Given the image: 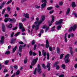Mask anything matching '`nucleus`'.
<instances>
[{
  "label": "nucleus",
  "mask_w": 77,
  "mask_h": 77,
  "mask_svg": "<svg viewBox=\"0 0 77 77\" xmlns=\"http://www.w3.org/2000/svg\"><path fill=\"white\" fill-rule=\"evenodd\" d=\"M45 20V17L42 16V21H40V22L36 21L35 22V29L36 30H38L39 29V26L41 23H42V21H43Z\"/></svg>",
  "instance_id": "f257e3e1"
},
{
  "label": "nucleus",
  "mask_w": 77,
  "mask_h": 77,
  "mask_svg": "<svg viewBox=\"0 0 77 77\" xmlns=\"http://www.w3.org/2000/svg\"><path fill=\"white\" fill-rule=\"evenodd\" d=\"M69 54H67L65 57L64 60H65V63H68V62H69V61H70L69 58Z\"/></svg>",
  "instance_id": "f03ea898"
},
{
  "label": "nucleus",
  "mask_w": 77,
  "mask_h": 77,
  "mask_svg": "<svg viewBox=\"0 0 77 77\" xmlns=\"http://www.w3.org/2000/svg\"><path fill=\"white\" fill-rule=\"evenodd\" d=\"M76 28L77 25H75L73 27H72L69 29V32H71L72 30H73V31H74L75 29H76Z\"/></svg>",
  "instance_id": "7ed1b4c3"
},
{
  "label": "nucleus",
  "mask_w": 77,
  "mask_h": 77,
  "mask_svg": "<svg viewBox=\"0 0 77 77\" xmlns=\"http://www.w3.org/2000/svg\"><path fill=\"white\" fill-rule=\"evenodd\" d=\"M9 20H10V21H12V22H15L16 21V20L15 19H11L10 18L9 19H5L4 20V21L5 22V23H7V22L8 21H9Z\"/></svg>",
  "instance_id": "20e7f679"
},
{
  "label": "nucleus",
  "mask_w": 77,
  "mask_h": 77,
  "mask_svg": "<svg viewBox=\"0 0 77 77\" xmlns=\"http://www.w3.org/2000/svg\"><path fill=\"white\" fill-rule=\"evenodd\" d=\"M37 71L39 74H41L42 72V71H41V68L40 66V65H38L37 66Z\"/></svg>",
  "instance_id": "39448f33"
},
{
  "label": "nucleus",
  "mask_w": 77,
  "mask_h": 77,
  "mask_svg": "<svg viewBox=\"0 0 77 77\" xmlns=\"http://www.w3.org/2000/svg\"><path fill=\"white\" fill-rule=\"evenodd\" d=\"M63 23V20L62 19H60L58 21L56 22L55 24L56 25H61L62 24V23Z\"/></svg>",
  "instance_id": "423d86ee"
},
{
  "label": "nucleus",
  "mask_w": 77,
  "mask_h": 77,
  "mask_svg": "<svg viewBox=\"0 0 77 77\" xmlns=\"http://www.w3.org/2000/svg\"><path fill=\"white\" fill-rule=\"evenodd\" d=\"M19 27L20 29H22V32H23L25 31L24 28L23 26V24L21 23L19 24Z\"/></svg>",
  "instance_id": "0eeeda50"
},
{
  "label": "nucleus",
  "mask_w": 77,
  "mask_h": 77,
  "mask_svg": "<svg viewBox=\"0 0 77 77\" xmlns=\"http://www.w3.org/2000/svg\"><path fill=\"white\" fill-rule=\"evenodd\" d=\"M38 58L37 57L35 59H34L33 60L32 62V65H34L36 64V62H37V60H38Z\"/></svg>",
  "instance_id": "6e6552de"
},
{
  "label": "nucleus",
  "mask_w": 77,
  "mask_h": 77,
  "mask_svg": "<svg viewBox=\"0 0 77 77\" xmlns=\"http://www.w3.org/2000/svg\"><path fill=\"white\" fill-rule=\"evenodd\" d=\"M4 39H5V37L4 36H2L1 37V41H0V42L1 44H3V42L4 41Z\"/></svg>",
  "instance_id": "1a4fd4ad"
},
{
  "label": "nucleus",
  "mask_w": 77,
  "mask_h": 77,
  "mask_svg": "<svg viewBox=\"0 0 77 77\" xmlns=\"http://www.w3.org/2000/svg\"><path fill=\"white\" fill-rule=\"evenodd\" d=\"M47 67L48 68V71H50V63H48L47 64Z\"/></svg>",
  "instance_id": "9d476101"
},
{
  "label": "nucleus",
  "mask_w": 77,
  "mask_h": 77,
  "mask_svg": "<svg viewBox=\"0 0 77 77\" xmlns=\"http://www.w3.org/2000/svg\"><path fill=\"white\" fill-rule=\"evenodd\" d=\"M23 47V45H20L19 49V51H20V53H21L22 51V48Z\"/></svg>",
  "instance_id": "9b49d317"
},
{
  "label": "nucleus",
  "mask_w": 77,
  "mask_h": 77,
  "mask_svg": "<svg viewBox=\"0 0 77 77\" xmlns=\"http://www.w3.org/2000/svg\"><path fill=\"white\" fill-rule=\"evenodd\" d=\"M46 47L47 48H48L49 47V43L48 41V40H46Z\"/></svg>",
  "instance_id": "f8f14e48"
},
{
  "label": "nucleus",
  "mask_w": 77,
  "mask_h": 77,
  "mask_svg": "<svg viewBox=\"0 0 77 77\" xmlns=\"http://www.w3.org/2000/svg\"><path fill=\"white\" fill-rule=\"evenodd\" d=\"M69 12H70V8H68L67 10V11L66 12V14L68 15L69 14Z\"/></svg>",
  "instance_id": "ddd939ff"
},
{
  "label": "nucleus",
  "mask_w": 77,
  "mask_h": 77,
  "mask_svg": "<svg viewBox=\"0 0 77 77\" xmlns=\"http://www.w3.org/2000/svg\"><path fill=\"white\" fill-rule=\"evenodd\" d=\"M46 6V3H43L42 5V9H43Z\"/></svg>",
  "instance_id": "4468645a"
},
{
  "label": "nucleus",
  "mask_w": 77,
  "mask_h": 77,
  "mask_svg": "<svg viewBox=\"0 0 77 77\" xmlns=\"http://www.w3.org/2000/svg\"><path fill=\"white\" fill-rule=\"evenodd\" d=\"M17 46H16L13 49V51H12L13 53H14V52H15V51H16V50H17Z\"/></svg>",
  "instance_id": "2eb2a0df"
},
{
  "label": "nucleus",
  "mask_w": 77,
  "mask_h": 77,
  "mask_svg": "<svg viewBox=\"0 0 77 77\" xmlns=\"http://www.w3.org/2000/svg\"><path fill=\"white\" fill-rule=\"evenodd\" d=\"M24 15L25 18H29V14H24Z\"/></svg>",
  "instance_id": "dca6fc26"
},
{
  "label": "nucleus",
  "mask_w": 77,
  "mask_h": 77,
  "mask_svg": "<svg viewBox=\"0 0 77 77\" xmlns=\"http://www.w3.org/2000/svg\"><path fill=\"white\" fill-rule=\"evenodd\" d=\"M54 21V17L53 16H52V20H51V23H53Z\"/></svg>",
  "instance_id": "f3484780"
},
{
  "label": "nucleus",
  "mask_w": 77,
  "mask_h": 77,
  "mask_svg": "<svg viewBox=\"0 0 77 77\" xmlns=\"http://www.w3.org/2000/svg\"><path fill=\"white\" fill-rule=\"evenodd\" d=\"M72 8H74L75 6V2H72Z\"/></svg>",
  "instance_id": "a211bd4d"
},
{
  "label": "nucleus",
  "mask_w": 77,
  "mask_h": 77,
  "mask_svg": "<svg viewBox=\"0 0 77 77\" xmlns=\"http://www.w3.org/2000/svg\"><path fill=\"white\" fill-rule=\"evenodd\" d=\"M20 70H17L16 73V75H18L20 74Z\"/></svg>",
  "instance_id": "6ab92c4d"
},
{
  "label": "nucleus",
  "mask_w": 77,
  "mask_h": 77,
  "mask_svg": "<svg viewBox=\"0 0 77 77\" xmlns=\"http://www.w3.org/2000/svg\"><path fill=\"white\" fill-rule=\"evenodd\" d=\"M66 35H67V33H66L65 36L64 37V39L65 42H66L67 41H68V40H67V38H66Z\"/></svg>",
  "instance_id": "aec40b11"
},
{
  "label": "nucleus",
  "mask_w": 77,
  "mask_h": 77,
  "mask_svg": "<svg viewBox=\"0 0 77 77\" xmlns=\"http://www.w3.org/2000/svg\"><path fill=\"white\" fill-rule=\"evenodd\" d=\"M61 27H62V26L59 25L57 26V29L58 30H60L61 29Z\"/></svg>",
  "instance_id": "412c9836"
},
{
  "label": "nucleus",
  "mask_w": 77,
  "mask_h": 77,
  "mask_svg": "<svg viewBox=\"0 0 77 77\" xmlns=\"http://www.w3.org/2000/svg\"><path fill=\"white\" fill-rule=\"evenodd\" d=\"M49 27L47 26V25H44V26H43L42 29H46L47 28H48Z\"/></svg>",
  "instance_id": "4be33fe9"
},
{
  "label": "nucleus",
  "mask_w": 77,
  "mask_h": 77,
  "mask_svg": "<svg viewBox=\"0 0 77 77\" xmlns=\"http://www.w3.org/2000/svg\"><path fill=\"white\" fill-rule=\"evenodd\" d=\"M57 53H59L60 52V48L58 47H57Z\"/></svg>",
  "instance_id": "5701e85b"
},
{
  "label": "nucleus",
  "mask_w": 77,
  "mask_h": 77,
  "mask_svg": "<svg viewBox=\"0 0 77 77\" xmlns=\"http://www.w3.org/2000/svg\"><path fill=\"white\" fill-rule=\"evenodd\" d=\"M9 60H8L6 61H5V65H8V63H9Z\"/></svg>",
  "instance_id": "b1692460"
},
{
  "label": "nucleus",
  "mask_w": 77,
  "mask_h": 77,
  "mask_svg": "<svg viewBox=\"0 0 77 77\" xmlns=\"http://www.w3.org/2000/svg\"><path fill=\"white\" fill-rule=\"evenodd\" d=\"M12 2V0H10V1H8L6 3V5H9V3H11V2Z\"/></svg>",
  "instance_id": "393cba45"
},
{
  "label": "nucleus",
  "mask_w": 77,
  "mask_h": 77,
  "mask_svg": "<svg viewBox=\"0 0 77 77\" xmlns=\"http://www.w3.org/2000/svg\"><path fill=\"white\" fill-rule=\"evenodd\" d=\"M27 59L26 58L24 60V63L25 64L27 63Z\"/></svg>",
  "instance_id": "a878e982"
},
{
  "label": "nucleus",
  "mask_w": 77,
  "mask_h": 77,
  "mask_svg": "<svg viewBox=\"0 0 77 77\" xmlns=\"http://www.w3.org/2000/svg\"><path fill=\"white\" fill-rule=\"evenodd\" d=\"M20 33V32H17V33H16V34L14 35V36H18V35Z\"/></svg>",
  "instance_id": "bb28decb"
},
{
  "label": "nucleus",
  "mask_w": 77,
  "mask_h": 77,
  "mask_svg": "<svg viewBox=\"0 0 77 77\" xmlns=\"http://www.w3.org/2000/svg\"><path fill=\"white\" fill-rule=\"evenodd\" d=\"M63 55H64V54H61L60 55V59H62L63 57Z\"/></svg>",
  "instance_id": "cd10ccee"
},
{
  "label": "nucleus",
  "mask_w": 77,
  "mask_h": 77,
  "mask_svg": "<svg viewBox=\"0 0 77 77\" xmlns=\"http://www.w3.org/2000/svg\"><path fill=\"white\" fill-rule=\"evenodd\" d=\"M10 54V51H7L5 53V54Z\"/></svg>",
  "instance_id": "c85d7f7f"
},
{
  "label": "nucleus",
  "mask_w": 77,
  "mask_h": 77,
  "mask_svg": "<svg viewBox=\"0 0 77 77\" xmlns=\"http://www.w3.org/2000/svg\"><path fill=\"white\" fill-rule=\"evenodd\" d=\"M62 67L63 69H65V64H62Z\"/></svg>",
  "instance_id": "c756f323"
},
{
  "label": "nucleus",
  "mask_w": 77,
  "mask_h": 77,
  "mask_svg": "<svg viewBox=\"0 0 77 77\" xmlns=\"http://www.w3.org/2000/svg\"><path fill=\"white\" fill-rule=\"evenodd\" d=\"M42 3H47V0H42Z\"/></svg>",
  "instance_id": "7c9ffc66"
},
{
  "label": "nucleus",
  "mask_w": 77,
  "mask_h": 77,
  "mask_svg": "<svg viewBox=\"0 0 77 77\" xmlns=\"http://www.w3.org/2000/svg\"><path fill=\"white\" fill-rule=\"evenodd\" d=\"M11 44H14V43H15V39L12 40L11 41Z\"/></svg>",
  "instance_id": "2f4dec72"
},
{
  "label": "nucleus",
  "mask_w": 77,
  "mask_h": 77,
  "mask_svg": "<svg viewBox=\"0 0 77 77\" xmlns=\"http://www.w3.org/2000/svg\"><path fill=\"white\" fill-rule=\"evenodd\" d=\"M56 68L57 69H60V66L59 65H57L56 66Z\"/></svg>",
  "instance_id": "473e14b6"
},
{
  "label": "nucleus",
  "mask_w": 77,
  "mask_h": 77,
  "mask_svg": "<svg viewBox=\"0 0 77 77\" xmlns=\"http://www.w3.org/2000/svg\"><path fill=\"white\" fill-rule=\"evenodd\" d=\"M37 70V68H36L35 69V71L34 72V74H36V70Z\"/></svg>",
  "instance_id": "72a5a7b5"
},
{
  "label": "nucleus",
  "mask_w": 77,
  "mask_h": 77,
  "mask_svg": "<svg viewBox=\"0 0 77 77\" xmlns=\"http://www.w3.org/2000/svg\"><path fill=\"white\" fill-rule=\"evenodd\" d=\"M29 53V54L30 55V56H32V54H33V52H32V51H30Z\"/></svg>",
  "instance_id": "f704fd0d"
},
{
  "label": "nucleus",
  "mask_w": 77,
  "mask_h": 77,
  "mask_svg": "<svg viewBox=\"0 0 77 77\" xmlns=\"http://www.w3.org/2000/svg\"><path fill=\"white\" fill-rule=\"evenodd\" d=\"M53 8V7H48L47 8L48 10H51V9H52Z\"/></svg>",
  "instance_id": "c9c22d12"
},
{
  "label": "nucleus",
  "mask_w": 77,
  "mask_h": 77,
  "mask_svg": "<svg viewBox=\"0 0 77 77\" xmlns=\"http://www.w3.org/2000/svg\"><path fill=\"white\" fill-rule=\"evenodd\" d=\"M56 27L55 26H54L52 28V31H54V30H55V28Z\"/></svg>",
  "instance_id": "e433bc0d"
},
{
  "label": "nucleus",
  "mask_w": 77,
  "mask_h": 77,
  "mask_svg": "<svg viewBox=\"0 0 77 77\" xmlns=\"http://www.w3.org/2000/svg\"><path fill=\"white\" fill-rule=\"evenodd\" d=\"M35 40H32V45H34V44H35Z\"/></svg>",
  "instance_id": "4c0bfd02"
},
{
  "label": "nucleus",
  "mask_w": 77,
  "mask_h": 77,
  "mask_svg": "<svg viewBox=\"0 0 77 77\" xmlns=\"http://www.w3.org/2000/svg\"><path fill=\"white\" fill-rule=\"evenodd\" d=\"M49 50L50 51H53V49L51 47H49Z\"/></svg>",
  "instance_id": "58836bf2"
},
{
  "label": "nucleus",
  "mask_w": 77,
  "mask_h": 77,
  "mask_svg": "<svg viewBox=\"0 0 77 77\" xmlns=\"http://www.w3.org/2000/svg\"><path fill=\"white\" fill-rule=\"evenodd\" d=\"M47 59L48 60L49 59V56H50V54H49V53H48L47 54Z\"/></svg>",
  "instance_id": "ea45409f"
},
{
  "label": "nucleus",
  "mask_w": 77,
  "mask_h": 77,
  "mask_svg": "<svg viewBox=\"0 0 77 77\" xmlns=\"http://www.w3.org/2000/svg\"><path fill=\"white\" fill-rule=\"evenodd\" d=\"M14 69H17L18 68V66H17V65H15V66H14Z\"/></svg>",
  "instance_id": "a19ab883"
},
{
  "label": "nucleus",
  "mask_w": 77,
  "mask_h": 77,
  "mask_svg": "<svg viewBox=\"0 0 77 77\" xmlns=\"http://www.w3.org/2000/svg\"><path fill=\"white\" fill-rule=\"evenodd\" d=\"M12 27V24H10L8 26L9 28H11Z\"/></svg>",
  "instance_id": "79ce46f5"
},
{
  "label": "nucleus",
  "mask_w": 77,
  "mask_h": 77,
  "mask_svg": "<svg viewBox=\"0 0 77 77\" xmlns=\"http://www.w3.org/2000/svg\"><path fill=\"white\" fill-rule=\"evenodd\" d=\"M26 20V18H23L22 19V22H24V21H25Z\"/></svg>",
  "instance_id": "37998d69"
},
{
  "label": "nucleus",
  "mask_w": 77,
  "mask_h": 77,
  "mask_svg": "<svg viewBox=\"0 0 77 77\" xmlns=\"http://www.w3.org/2000/svg\"><path fill=\"white\" fill-rule=\"evenodd\" d=\"M7 10L8 11V12H9L11 11V8L9 7H8L7 8Z\"/></svg>",
  "instance_id": "c03bdc74"
},
{
  "label": "nucleus",
  "mask_w": 77,
  "mask_h": 77,
  "mask_svg": "<svg viewBox=\"0 0 77 77\" xmlns=\"http://www.w3.org/2000/svg\"><path fill=\"white\" fill-rule=\"evenodd\" d=\"M59 5L60 6H62V5H63V2H61L59 3Z\"/></svg>",
  "instance_id": "a18cd8bd"
},
{
  "label": "nucleus",
  "mask_w": 77,
  "mask_h": 77,
  "mask_svg": "<svg viewBox=\"0 0 77 77\" xmlns=\"http://www.w3.org/2000/svg\"><path fill=\"white\" fill-rule=\"evenodd\" d=\"M35 7L37 9H39V8H40V6H38L37 5H36L35 6Z\"/></svg>",
  "instance_id": "49530a36"
},
{
  "label": "nucleus",
  "mask_w": 77,
  "mask_h": 77,
  "mask_svg": "<svg viewBox=\"0 0 77 77\" xmlns=\"http://www.w3.org/2000/svg\"><path fill=\"white\" fill-rule=\"evenodd\" d=\"M14 32H13L11 34V36L12 38L13 37V36H14Z\"/></svg>",
  "instance_id": "de8ad7c7"
},
{
  "label": "nucleus",
  "mask_w": 77,
  "mask_h": 77,
  "mask_svg": "<svg viewBox=\"0 0 77 77\" xmlns=\"http://www.w3.org/2000/svg\"><path fill=\"white\" fill-rule=\"evenodd\" d=\"M42 66L43 68H45V65L44 64H43L42 65Z\"/></svg>",
  "instance_id": "09e8293b"
},
{
  "label": "nucleus",
  "mask_w": 77,
  "mask_h": 77,
  "mask_svg": "<svg viewBox=\"0 0 77 77\" xmlns=\"http://www.w3.org/2000/svg\"><path fill=\"white\" fill-rule=\"evenodd\" d=\"M43 55L44 56H45L46 55H47V54H46V52H43Z\"/></svg>",
  "instance_id": "8fccbe9b"
},
{
  "label": "nucleus",
  "mask_w": 77,
  "mask_h": 77,
  "mask_svg": "<svg viewBox=\"0 0 77 77\" xmlns=\"http://www.w3.org/2000/svg\"><path fill=\"white\" fill-rule=\"evenodd\" d=\"M37 46V45H35L34 48V50H36V47Z\"/></svg>",
  "instance_id": "3c124183"
},
{
  "label": "nucleus",
  "mask_w": 77,
  "mask_h": 77,
  "mask_svg": "<svg viewBox=\"0 0 77 77\" xmlns=\"http://www.w3.org/2000/svg\"><path fill=\"white\" fill-rule=\"evenodd\" d=\"M6 11V8H5L2 11V14H4L5 13V12Z\"/></svg>",
  "instance_id": "603ef678"
},
{
  "label": "nucleus",
  "mask_w": 77,
  "mask_h": 77,
  "mask_svg": "<svg viewBox=\"0 0 77 77\" xmlns=\"http://www.w3.org/2000/svg\"><path fill=\"white\" fill-rule=\"evenodd\" d=\"M38 54L39 56H41V52L40 51H38Z\"/></svg>",
  "instance_id": "864d4df0"
},
{
  "label": "nucleus",
  "mask_w": 77,
  "mask_h": 77,
  "mask_svg": "<svg viewBox=\"0 0 77 77\" xmlns=\"http://www.w3.org/2000/svg\"><path fill=\"white\" fill-rule=\"evenodd\" d=\"M70 36L71 37H74V34L73 33H72L70 35Z\"/></svg>",
  "instance_id": "5fc2aeb1"
},
{
  "label": "nucleus",
  "mask_w": 77,
  "mask_h": 77,
  "mask_svg": "<svg viewBox=\"0 0 77 77\" xmlns=\"http://www.w3.org/2000/svg\"><path fill=\"white\" fill-rule=\"evenodd\" d=\"M64 75L63 74L60 75H59V77H64Z\"/></svg>",
  "instance_id": "6e6d98bb"
},
{
  "label": "nucleus",
  "mask_w": 77,
  "mask_h": 77,
  "mask_svg": "<svg viewBox=\"0 0 77 77\" xmlns=\"http://www.w3.org/2000/svg\"><path fill=\"white\" fill-rule=\"evenodd\" d=\"M8 70H7V69H5L4 70V72H8Z\"/></svg>",
  "instance_id": "4d7b16f0"
},
{
  "label": "nucleus",
  "mask_w": 77,
  "mask_h": 77,
  "mask_svg": "<svg viewBox=\"0 0 77 77\" xmlns=\"http://www.w3.org/2000/svg\"><path fill=\"white\" fill-rule=\"evenodd\" d=\"M27 0H22L21 1V3H24V2H26Z\"/></svg>",
  "instance_id": "13d9d810"
},
{
  "label": "nucleus",
  "mask_w": 77,
  "mask_h": 77,
  "mask_svg": "<svg viewBox=\"0 0 77 77\" xmlns=\"http://www.w3.org/2000/svg\"><path fill=\"white\" fill-rule=\"evenodd\" d=\"M73 15H75V17H77V14H75V12H74L73 13Z\"/></svg>",
  "instance_id": "bf43d9fd"
},
{
  "label": "nucleus",
  "mask_w": 77,
  "mask_h": 77,
  "mask_svg": "<svg viewBox=\"0 0 77 77\" xmlns=\"http://www.w3.org/2000/svg\"><path fill=\"white\" fill-rule=\"evenodd\" d=\"M5 18L6 17H8V14H6L5 15Z\"/></svg>",
  "instance_id": "052dcab7"
},
{
  "label": "nucleus",
  "mask_w": 77,
  "mask_h": 77,
  "mask_svg": "<svg viewBox=\"0 0 77 77\" xmlns=\"http://www.w3.org/2000/svg\"><path fill=\"white\" fill-rule=\"evenodd\" d=\"M55 7L57 8H59V6L57 5H56Z\"/></svg>",
  "instance_id": "680f3d73"
},
{
  "label": "nucleus",
  "mask_w": 77,
  "mask_h": 77,
  "mask_svg": "<svg viewBox=\"0 0 77 77\" xmlns=\"http://www.w3.org/2000/svg\"><path fill=\"white\" fill-rule=\"evenodd\" d=\"M48 29H49V28H46V30L45 31V32H47V31H48Z\"/></svg>",
  "instance_id": "e2e57ef3"
},
{
  "label": "nucleus",
  "mask_w": 77,
  "mask_h": 77,
  "mask_svg": "<svg viewBox=\"0 0 77 77\" xmlns=\"http://www.w3.org/2000/svg\"><path fill=\"white\" fill-rule=\"evenodd\" d=\"M19 43L20 44H24V43H23V42H19Z\"/></svg>",
  "instance_id": "0e129e2a"
},
{
  "label": "nucleus",
  "mask_w": 77,
  "mask_h": 77,
  "mask_svg": "<svg viewBox=\"0 0 77 77\" xmlns=\"http://www.w3.org/2000/svg\"><path fill=\"white\" fill-rule=\"evenodd\" d=\"M53 12H54V11H53V10L51 11L50 12H49V13L51 14H52V13H53Z\"/></svg>",
  "instance_id": "69168bd1"
},
{
  "label": "nucleus",
  "mask_w": 77,
  "mask_h": 77,
  "mask_svg": "<svg viewBox=\"0 0 77 77\" xmlns=\"http://www.w3.org/2000/svg\"><path fill=\"white\" fill-rule=\"evenodd\" d=\"M59 62H56V63H55V65H58V64H59Z\"/></svg>",
  "instance_id": "338daca9"
},
{
  "label": "nucleus",
  "mask_w": 77,
  "mask_h": 77,
  "mask_svg": "<svg viewBox=\"0 0 77 77\" xmlns=\"http://www.w3.org/2000/svg\"><path fill=\"white\" fill-rule=\"evenodd\" d=\"M75 68H77V64H76L75 65Z\"/></svg>",
  "instance_id": "774afa93"
}]
</instances>
